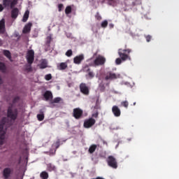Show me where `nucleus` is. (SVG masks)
Returning <instances> with one entry per match:
<instances>
[{"instance_id": "nucleus-33", "label": "nucleus", "mask_w": 179, "mask_h": 179, "mask_svg": "<svg viewBox=\"0 0 179 179\" xmlns=\"http://www.w3.org/2000/svg\"><path fill=\"white\" fill-rule=\"evenodd\" d=\"M73 55V52H72V50H69L66 52L65 55L66 57H72V55Z\"/></svg>"}, {"instance_id": "nucleus-36", "label": "nucleus", "mask_w": 179, "mask_h": 179, "mask_svg": "<svg viewBox=\"0 0 179 179\" xmlns=\"http://www.w3.org/2000/svg\"><path fill=\"white\" fill-rule=\"evenodd\" d=\"M26 71H27L28 72H31V71L33 70V69L31 68V64L27 65L26 66Z\"/></svg>"}, {"instance_id": "nucleus-16", "label": "nucleus", "mask_w": 179, "mask_h": 179, "mask_svg": "<svg viewBox=\"0 0 179 179\" xmlns=\"http://www.w3.org/2000/svg\"><path fill=\"white\" fill-rule=\"evenodd\" d=\"M43 97L46 101L52 100V92H51V91H46L43 94Z\"/></svg>"}, {"instance_id": "nucleus-27", "label": "nucleus", "mask_w": 179, "mask_h": 179, "mask_svg": "<svg viewBox=\"0 0 179 179\" xmlns=\"http://www.w3.org/2000/svg\"><path fill=\"white\" fill-rule=\"evenodd\" d=\"M0 71H1V72H5L6 71V66L2 62H0Z\"/></svg>"}, {"instance_id": "nucleus-49", "label": "nucleus", "mask_w": 179, "mask_h": 179, "mask_svg": "<svg viewBox=\"0 0 179 179\" xmlns=\"http://www.w3.org/2000/svg\"><path fill=\"white\" fill-rule=\"evenodd\" d=\"M125 48H127V45H125Z\"/></svg>"}, {"instance_id": "nucleus-15", "label": "nucleus", "mask_w": 179, "mask_h": 179, "mask_svg": "<svg viewBox=\"0 0 179 179\" xmlns=\"http://www.w3.org/2000/svg\"><path fill=\"white\" fill-rule=\"evenodd\" d=\"M6 29L5 28V19L0 20V34H5Z\"/></svg>"}, {"instance_id": "nucleus-17", "label": "nucleus", "mask_w": 179, "mask_h": 179, "mask_svg": "<svg viewBox=\"0 0 179 179\" xmlns=\"http://www.w3.org/2000/svg\"><path fill=\"white\" fill-rule=\"evenodd\" d=\"M19 15V9L17 8H15L11 10V17L12 19H16Z\"/></svg>"}, {"instance_id": "nucleus-5", "label": "nucleus", "mask_w": 179, "mask_h": 179, "mask_svg": "<svg viewBox=\"0 0 179 179\" xmlns=\"http://www.w3.org/2000/svg\"><path fill=\"white\" fill-rule=\"evenodd\" d=\"M73 117L76 120H80L83 117V110L80 108H76L73 110Z\"/></svg>"}, {"instance_id": "nucleus-10", "label": "nucleus", "mask_w": 179, "mask_h": 179, "mask_svg": "<svg viewBox=\"0 0 179 179\" xmlns=\"http://www.w3.org/2000/svg\"><path fill=\"white\" fill-rule=\"evenodd\" d=\"M120 78V74H115L111 71H109L106 73L105 77L106 80H113V79H118Z\"/></svg>"}, {"instance_id": "nucleus-8", "label": "nucleus", "mask_w": 179, "mask_h": 179, "mask_svg": "<svg viewBox=\"0 0 179 179\" xmlns=\"http://www.w3.org/2000/svg\"><path fill=\"white\" fill-rule=\"evenodd\" d=\"M80 91L85 96H89L90 93V90H89V87L86 85V83H83L80 84Z\"/></svg>"}, {"instance_id": "nucleus-28", "label": "nucleus", "mask_w": 179, "mask_h": 179, "mask_svg": "<svg viewBox=\"0 0 179 179\" xmlns=\"http://www.w3.org/2000/svg\"><path fill=\"white\" fill-rule=\"evenodd\" d=\"M17 5V0H11V2L10 3V7L11 9H13V8H15V6Z\"/></svg>"}, {"instance_id": "nucleus-34", "label": "nucleus", "mask_w": 179, "mask_h": 179, "mask_svg": "<svg viewBox=\"0 0 179 179\" xmlns=\"http://www.w3.org/2000/svg\"><path fill=\"white\" fill-rule=\"evenodd\" d=\"M101 27L106 28L108 26V22L107 20H104L101 24Z\"/></svg>"}, {"instance_id": "nucleus-11", "label": "nucleus", "mask_w": 179, "mask_h": 179, "mask_svg": "<svg viewBox=\"0 0 179 179\" xmlns=\"http://www.w3.org/2000/svg\"><path fill=\"white\" fill-rule=\"evenodd\" d=\"M94 64L96 66H99L100 65H104V64H106V58L102 56H99L95 59V60L94 61Z\"/></svg>"}, {"instance_id": "nucleus-13", "label": "nucleus", "mask_w": 179, "mask_h": 179, "mask_svg": "<svg viewBox=\"0 0 179 179\" xmlns=\"http://www.w3.org/2000/svg\"><path fill=\"white\" fill-rule=\"evenodd\" d=\"M112 113L115 117H120L121 116V110L117 106H113L112 107Z\"/></svg>"}, {"instance_id": "nucleus-4", "label": "nucleus", "mask_w": 179, "mask_h": 179, "mask_svg": "<svg viewBox=\"0 0 179 179\" xmlns=\"http://www.w3.org/2000/svg\"><path fill=\"white\" fill-rule=\"evenodd\" d=\"M106 162L108 163V166L111 167L112 169H118V162H117V159L114 157L113 155H110L108 157Z\"/></svg>"}, {"instance_id": "nucleus-9", "label": "nucleus", "mask_w": 179, "mask_h": 179, "mask_svg": "<svg viewBox=\"0 0 179 179\" xmlns=\"http://www.w3.org/2000/svg\"><path fill=\"white\" fill-rule=\"evenodd\" d=\"M94 124H96V120L91 117L84 121L83 127L84 128H92Z\"/></svg>"}, {"instance_id": "nucleus-3", "label": "nucleus", "mask_w": 179, "mask_h": 179, "mask_svg": "<svg viewBox=\"0 0 179 179\" xmlns=\"http://www.w3.org/2000/svg\"><path fill=\"white\" fill-rule=\"evenodd\" d=\"M18 114L17 109H13V105L8 107L7 117L8 118H10L11 121H15V120L17 119Z\"/></svg>"}, {"instance_id": "nucleus-48", "label": "nucleus", "mask_w": 179, "mask_h": 179, "mask_svg": "<svg viewBox=\"0 0 179 179\" xmlns=\"http://www.w3.org/2000/svg\"><path fill=\"white\" fill-rule=\"evenodd\" d=\"M136 102H134V106H136Z\"/></svg>"}, {"instance_id": "nucleus-19", "label": "nucleus", "mask_w": 179, "mask_h": 179, "mask_svg": "<svg viewBox=\"0 0 179 179\" xmlns=\"http://www.w3.org/2000/svg\"><path fill=\"white\" fill-rule=\"evenodd\" d=\"M97 149V145L96 144H92V145H90L88 152L89 153H90L91 155H92V153H94V152H96V150Z\"/></svg>"}, {"instance_id": "nucleus-26", "label": "nucleus", "mask_w": 179, "mask_h": 179, "mask_svg": "<svg viewBox=\"0 0 179 179\" xmlns=\"http://www.w3.org/2000/svg\"><path fill=\"white\" fill-rule=\"evenodd\" d=\"M72 13V7L71 6H68L67 7H66L65 9V13L66 15H69V13Z\"/></svg>"}, {"instance_id": "nucleus-50", "label": "nucleus", "mask_w": 179, "mask_h": 179, "mask_svg": "<svg viewBox=\"0 0 179 179\" xmlns=\"http://www.w3.org/2000/svg\"><path fill=\"white\" fill-rule=\"evenodd\" d=\"M48 43H50V41H48Z\"/></svg>"}, {"instance_id": "nucleus-39", "label": "nucleus", "mask_w": 179, "mask_h": 179, "mask_svg": "<svg viewBox=\"0 0 179 179\" xmlns=\"http://www.w3.org/2000/svg\"><path fill=\"white\" fill-rule=\"evenodd\" d=\"M62 9H64V4H62V3L59 4L58 5V10L59 12H62Z\"/></svg>"}, {"instance_id": "nucleus-42", "label": "nucleus", "mask_w": 179, "mask_h": 179, "mask_svg": "<svg viewBox=\"0 0 179 179\" xmlns=\"http://www.w3.org/2000/svg\"><path fill=\"white\" fill-rule=\"evenodd\" d=\"M93 118H97L99 117V112L96 111V113L92 114Z\"/></svg>"}, {"instance_id": "nucleus-30", "label": "nucleus", "mask_w": 179, "mask_h": 179, "mask_svg": "<svg viewBox=\"0 0 179 179\" xmlns=\"http://www.w3.org/2000/svg\"><path fill=\"white\" fill-rule=\"evenodd\" d=\"M48 170L49 171H54V170H55V166L51 164H49L48 165Z\"/></svg>"}, {"instance_id": "nucleus-32", "label": "nucleus", "mask_w": 179, "mask_h": 179, "mask_svg": "<svg viewBox=\"0 0 179 179\" xmlns=\"http://www.w3.org/2000/svg\"><path fill=\"white\" fill-rule=\"evenodd\" d=\"M37 119L39 121H43L44 120V113H41V114H38L37 115Z\"/></svg>"}, {"instance_id": "nucleus-35", "label": "nucleus", "mask_w": 179, "mask_h": 179, "mask_svg": "<svg viewBox=\"0 0 179 179\" xmlns=\"http://www.w3.org/2000/svg\"><path fill=\"white\" fill-rule=\"evenodd\" d=\"M122 63V59L120 58H117L115 59V64L116 65H121V64Z\"/></svg>"}, {"instance_id": "nucleus-41", "label": "nucleus", "mask_w": 179, "mask_h": 179, "mask_svg": "<svg viewBox=\"0 0 179 179\" xmlns=\"http://www.w3.org/2000/svg\"><path fill=\"white\" fill-rule=\"evenodd\" d=\"M95 17L97 20H101V15H100L99 13H96V15H95Z\"/></svg>"}, {"instance_id": "nucleus-23", "label": "nucleus", "mask_w": 179, "mask_h": 179, "mask_svg": "<svg viewBox=\"0 0 179 179\" xmlns=\"http://www.w3.org/2000/svg\"><path fill=\"white\" fill-rule=\"evenodd\" d=\"M30 12H29V10H27L24 14V16H23V18H22V22H27V19H29V15Z\"/></svg>"}, {"instance_id": "nucleus-43", "label": "nucleus", "mask_w": 179, "mask_h": 179, "mask_svg": "<svg viewBox=\"0 0 179 179\" xmlns=\"http://www.w3.org/2000/svg\"><path fill=\"white\" fill-rule=\"evenodd\" d=\"M60 145H61V143H60L59 141H57L55 143L56 149H58V148H59Z\"/></svg>"}, {"instance_id": "nucleus-29", "label": "nucleus", "mask_w": 179, "mask_h": 179, "mask_svg": "<svg viewBox=\"0 0 179 179\" xmlns=\"http://www.w3.org/2000/svg\"><path fill=\"white\" fill-rule=\"evenodd\" d=\"M87 71L90 79H93V78H94V73H93V71H90V69H89Z\"/></svg>"}, {"instance_id": "nucleus-21", "label": "nucleus", "mask_w": 179, "mask_h": 179, "mask_svg": "<svg viewBox=\"0 0 179 179\" xmlns=\"http://www.w3.org/2000/svg\"><path fill=\"white\" fill-rule=\"evenodd\" d=\"M68 68V64L66 62H62L59 64L60 71H64Z\"/></svg>"}, {"instance_id": "nucleus-25", "label": "nucleus", "mask_w": 179, "mask_h": 179, "mask_svg": "<svg viewBox=\"0 0 179 179\" xmlns=\"http://www.w3.org/2000/svg\"><path fill=\"white\" fill-rule=\"evenodd\" d=\"M47 62H45V61H43V62H42L41 64H40V65H39V68L41 69H45V68H47Z\"/></svg>"}, {"instance_id": "nucleus-1", "label": "nucleus", "mask_w": 179, "mask_h": 179, "mask_svg": "<svg viewBox=\"0 0 179 179\" xmlns=\"http://www.w3.org/2000/svg\"><path fill=\"white\" fill-rule=\"evenodd\" d=\"M10 126L9 119L3 117L0 121V145H3L5 141V135H6V129Z\"/></svg>"}, {"instance_id": "nucleus-46", "label": "nucleus", "mask_w": 179, "mask_h": 179, "mask_svg": "<svg viewBox=\"0 0 179 179\" xmlns=\"http://www.w3.org/2000/svg\"><path fill=\"white\" fill-rule=\"evenodd\" d=\"M3 83V80H2V78H0V85H2Z\"/></svg>"}, {"instance_id": "nucleus-18", "label": "nucleus", "mask_w": 179, "mask_h": 179, "mask_svg": "<svg viewBox=\"0 0 179 179\" xmlns=\"http://www.w3.org/2000/svg\"><path fill=\"white\" fill-rule=\"evenodd\" d=\"M3 54L12 62V55L10 54V52L9 50H4L3 51Z\"/></svg>"}, {"instance_id": "nucleus-31", "label": "nucleus", "mask_w": 179, "mask_h": 179, "mask_svg": "<svg viewBox=\"0 0 179 179\" xmlns=\"http://www.w3.org/2000/svg\"><path fill=\"white\" fill-rule=\"evenodd\" d=\"M121 106H122V107H124L125 108H128V106H129V103H128V101H124L121 102Z\"/></svg>"}, {"instance_id": "nucleus-12", "label": "nucleus", "mask_w": 179, "mask_h": 179, "mask_svg": "<svg viewBox=\"0 0 179 179\" xmlns=\"http://www.w3.org/2000/svg\"><path fill=\"white\" fill-rule=\"evenodd\" d=\"M85 59V55H80L78 56H76L73 58V62L76 65H79L82 63V61Z\"/></svg>"}, {"instance_id": "nucleus-47", "label": "nucleus", "mask_w": 179, "mask_h": 179, "mask_svg": "<svg viewBox=\"0 0 179 179\" xmlns=\"http://www.w3.org/2000/svg\"><path fill=\"white\" fill-rule=\"evenodd\" d=\"M109 2H113L114 0H108Z\"/></svg>"}, {"instance_id": "nucleus-22", "label": "nucleus", "mask_w": 179, "mask_h": 179, "mask_svg": "<svg viewBox=\"0 0 179 179\" xmlns=\"http://www.w3.org/2000/svg\"><path fill=\"white\" fill-rule=\"evenodd\" d=\"M11 2H12V0H3V5L4 8H8L10 6Z\"/></svg>"}, {"instance_id": "nucleus-20", "label": "nucleus", "mask_w": 179, "mask_h": 179, "mask_svg": "<svg viewBox=\"0 0 179 179\" xmlns=\"http://www.w3.org/2000/svg\"><path fill=\"white\" fill-rule=\"evenodd\" d=\"M40 177L41 179H48V173L45 171H42L40 173Z\"/></svg>"}, {"instance_id": "nucleus-6", "label": "nucleus", "mask_w": 179, "mask_h": 179, "mask_svg": "<svg viewBox=\"0 0 179 179\" xmlns=\"http://www.w3.org/2000/svg\"><path fill=\"white\" fill-rule=\"evenodd\" d=\"M27 61L29 65H31L34 62V50H29L27 53Z\"/></svg>"}, {"instance_id": "nucleus-44", "label": "nucleus", "mask_w": 179, "mask_h": 179, "mask_svg": "<svg viewBox=\"0 0 179 179\" xmlns=\"http://www.w3.org/2000/svg\"><path fill=\"white\" fill-rule=\"evenodd\" d=\"M4 8L2 4H0V12H2Z\"/></svg>"}, {"instance_id": "nucleus-24", "label": "nucleus", "mask_w": 179, "mask_h": 179, "mask_svg": "<svg viewBox=\"0 0 179 179\" xmlns=\"http://www.w3.org/2000/svg\"><path fill=\"white\" fill-rule=\"evenodd\" d=\"M59 101H62V99L61 97H56L52 101H51V104L59 103Z\"/></svg>"}, {"instance_id": "nucleus-38", "label": "nucleus", "mask_w": 179, "mask_h": 179, "mask_svg": "<svg viewBox=\"0 0 179 179\" xmlns=\"http://www.w3.org/2000/svg\"><path fill=\"white\" fill-rule=\"evenodd\" d=\"M20 99V98L19 96H15L13 99V104H16V103H17V101H19Z\"/></svg>"}, {"instance_id": "nucleus-14", "label": "nucleus", "mask_w": 179, "mask_h": 179, "mask_svg": "<svg viewBox=\"0 0 179 179\" xmlns=\"http://www.w3.org/2000/svg\"><path fill=\"white\" fill-rule=\"evenodd\" d=\"M31 26H33V24H31V22H29L28 24H27L24 27V29L22 30L23 34H27V33H30V31H31Z\"/></svg>"}, {"instance_id": "nucleus-2", "label": "nucleus", "mask_w": 179, "mask_h": 179, "mask_svg": "<svg viewBox=\"0 0 179 179\" xmlns=\"http://www.w3.org/2000/svg\"><path fill=\"white\" fill-rule=\"evenodd\" d=\"M131 51L132 50L131 49L122 50L120 48L118 50V55L123 62H125L127 59H129V61H131V57L129 56V54H131Z\"/></svg>"}, {"instance_id": "nucleus-40", "label": "nucleus", "mask_w": 179, "mask_h": 179, "mask_svg": "<svg viewBox=\"0 0 179 179\" xmlns=\"http://www.w3.org/2000/svg\"><path fill=\"white\" fill-rule=\"evenodd\" d=\"M145 39H146L147 43H149L150 41V40H152V36H150V35L146 36Z\"/></svg>"}, {"instance_id": "nucleus-7", "label": "nucleus", "mask_w": 179, "mask_h": 179, "mask_svg": "<svg viewBox=\"0 0 179 179\" xmlns=\"http://www.w3.org/2000/svg\"><path fill=\"white\" fill-rule=\"evenodd\" d=\"M12 174H13V169L12 168L7 167L3 170V178L4 179L10 178Z\"/></svg>"}, {"instance_id": "nucleus-37", "label": "nucleus", "mask_w": 179, "mask_h": 179, "mask_svg": "<svg viewBox=\"0 0 179 179\" xmlns=\"http://www.w3.org/2000/svg\"><path fill=\"white\" fill-rule=\"evenodd\" d=\"M45 80H51L52 79V76L51 74H48L45 76Z\"/></svg>"}, {"instance_id": "nucleus-45", "label": "nucleus", "mask_w": 179, "mask_h": 179, "mask_svg": "<svg viewBox=\"0 0 179 179\" xmlns=\"http://www.w3.org/2000/svg\"><path fill=\"white\" fill-rule=\"evenodd\" d=\"M100 87H101V90H104V89H106V87H104V85H102L101 84H100Z\"/></svg>"}]
</instances>
